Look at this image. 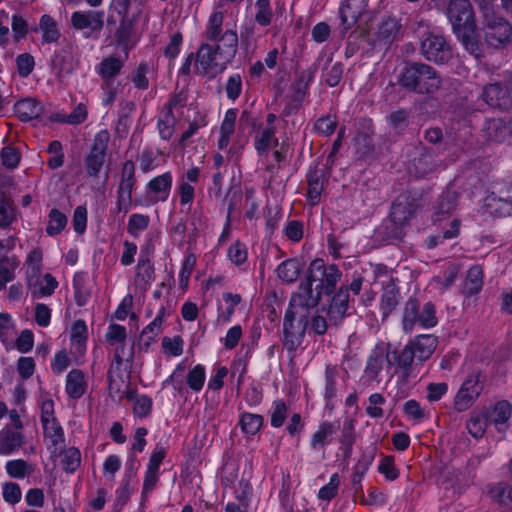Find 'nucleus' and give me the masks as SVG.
<instances>
[{
  "mask_svg": "<svg viewBox=\"0 0 512 512\" xmlns=\"http://www.w3.org/2000/svg\"><path fill=\"white\" fill-rule=\"evenodd\" d=\"M224 13L213 11L201 37L203 42L196 52L195 73L217 75L230 64L238 51V34L234 29L223 30Z\"/></svg>",
  "mask_w": 512,
  "mask_h": 512,
  "instance_id": "nucleus-1",
  "label": "nucleus"
},
{
  "mask_svg": "<svg viewBox=\"0 0 512 512\" xmlns=\"http://www.w3.org/2000/svg\"><path fill=\"white\" fill-rule=\"evenodd\" d=\"M400 86L418 95L435 93L442 85V78L430 65L421 62H407L399 73Z\"/></svg>",
  "mask_w": 512,
  "mask_h": 512,
  "instance_id": "nucleus-2",
  "label": "nucleus"
},
{
  "mask_svg": "<svg viewBox=\"0 0 512 512\" xmlns=\"http://www.w3.org/2000/svg\"><path fill=\"white\" fill-rule=\"evenodd\" d=\"M418 207L417 200L408 193H402L393 201L390 209V223L387 227V236L393 240H401L403 229L409 225Z\"/></svg>",
  "mask_w": 512,
  "mask_h": 512,
  "instance_id": "nucleus-3",
  "label": "nucleus"
},
{
  "mask_svg": "<svg viewBox=\"0 0 512 512\" xmlns=\"http://www.w3.org/2000/svg\"><path fill=\"white\" fill-rule=\"evenodd\" d=\"M438 323L436 308L432 302L421 306L420 301L410 297L403 308L402 327L405 332L411 333L416 325L422 328H432Z\"/></svg>",
  "mask_w": 512,
  "mask_h": 512,
  "instance_id": "nucleus-4",
  "label": "nucleus"
},
{
  "mask_svg": "<svg viewBox=\"0 0 512 512\" xmlns=\"http://www.w3.org/2000/svg\"><path fill=\"white\" fill-rule=\"evenodd\" d=\"M482 31L485 43L489 47L500 49L512 41L510 22L490 9H486L484 12Z\"/></svg>",
  "mask_w": 512,
  "mask_h": 512,
  "instance_id": "nucleus-5",
  "label": "nucleus"
},
{
  "mask_svg": "<svg viewBox=\"0 0 512 512\" xmlns=\"http://www.w3.org/2000/svg\"><path fill=\"white\" fill-rule=\"evenodd\" d=\"M314 281H309L306 277V282H302L299 285L298 292L293 294L289 307L286 312L294 314L296 316L305 315V318L308 320L309 311L315 308L321 299L322 292L317 286L312 288Z\"/></svg>",
  "mask_w": 512,
  "mask_h": 512,
  "instance_id": "nucleus-6",
  "label": "nucleus"
},
{
  "mask_svg": "<svg viewBox=\"0 0 512 512\" xmlns=\"http://www.w3.org/2000/svg\"><path fill=\"white\" fill-rule=\"evenodd\" d=\"M341 271L334 264L326 266L322 259L313 260L307 270V278L314 281L317 286L325 294H331L340 281Z\"/></svg>",
  "mask_w": 512,
  "mask_h": 512,
  "instance_id": "nucleus-7",
  "label": "nucleus"
},
{
  "mask_svg": "<svg viewBox=\"0 0 512 512\" xmlns=\"http://www.w3.org/2000/svg\"><path fill=\"white\" fill-rule=\"evenodd\" d=\"M110 133L108 130H100L94 137L93 145L88 153L85 164L88 176L97 177L104 165Z\"/></svg>",
  "mask_w": 512,
  "mask_h": 512,
  "instance_id": "nucleus-8",
  "label": "nucleus"
},
{
  "mask_svg": "<svg viewBox=\"0 0 512 512\" xmlns=\"http://www.w3.org/2000/svg\"><path fill=\"white\" fill-rule=\"evenodd\" d=\"M308 325V320L305 315L296 316L285 313L283 322L284 339L283 344L289 352H294L301 345L305 330Z\"/></svg>",
  "mask_w": 512,
  "mask_h": 512,
  "instance_id": "nucleus-9",
  "label": "nucleus"
},
{
  "mask_svg": "<svg viewBox=\"0 0 512 512\" xmlns=\"http://www.w3.org/2000/svg\"><path fill=\"white\" fill-rule=\"evenodd\" d=\"M421 53L426 60L438 64L447 63L452 58V51L446 39L432 33L422 40Z\"/></svg>",
  "mask_w": 512,
  "mask_h": 512,
  "instance_id": "nucleus-10",
  "label": "nucleus"
},
{
  "mask_svg": "<svg viewBox=\"0 0 512 512\" xmlns=\"http://www.w3.org/2000/svg\"><path fill=\"white\" fill-rule=\"evenodd\" d=\"M481 373L474 371L470 373L462 383L454 398V407L457 411L467 410L481 394L483 386L480 382Z\"/></svg>",
  "mask_w": 512,
  "mask_h": 512,
  "instance_id": "nucleus-11",
  "label": "nucleus"
},
{
  "mask_svg": "<svg viewBox=\"0 0 512 512\" xmlns=\"http://www.w3.org/2000/svg\"><path fill=\"white\" fill-rule=\"evenodd\" d=\"M135 164L132 160L124 162L121 171V180L117 192V209L127 213L132 206V191L135 185Z\"/></svg>",
  "mask_w": 512,
  "mask_h": 512,
  "instance_id": "nucleus-12",
  "label": "nucleus"
},
{
  "mask_svg": "<svg viewBox=\"0 0 512 512\" xmlns=\"http://www.w3.org/2000/svg\"><path fill=\"white\" fill-rule=\"evenodd\" d=\"M446 14L454 32L475 24L473 9L469 0H450Z\"/></svg>",
  "mask_w": 512,
  "mask_h": 512,
  "instance_id": "nucleus-13",
  "label": "nucleus"
},
{
  "mask_svg": "<svg viewBox=\"0 0 512 512\" xmlns=\"http://www.w3.org/2000/svg\"><path fill=\"white\" fill-rule=\"evenodd\" d=\"M482 98L493 108L507 110L512 107L511 92H508L501 81L487 84L483 88Z\"/></svg>",
  "mask_w": 512,
  "mask_h": 512,
  "instance_id": "nucleus-14",
  "label": "nucleus"
},
{
  "mask_svg": "<svg viewBox=\"0 0 512 512\" xmlns=\"http://www.w3.org/2000/svg\"><path fill=\"white\" fill-rule=\"evenodd\" d=\"M71 24L77 30L88 29L90 32H100L104 26V12L76 11L71 15Z\"/></svg>",
  "mask_w": 512,
  "mask_h": 512,
  "instance_id": "nucleus-15",
  "label": "nucleus"
},
{
  "mask_svg": "<svg viewBox=\"0 0 512 512\" xmlns=\"http://www.w3.org/2000/svg\"><path fill=\"white\" fill-rule=\"evenodd\" d=\"M482 132L489 142H504L512 136L511 122L503 118L489 119L485 122Z\"/></svg>",
  "mask_w": 512,
  "mask_h": 512,
  "instance_id": "nucleus-16",
  "label": "nucleus"
},
{
  "mask_svg": "<svg viewBox=\"0 0 512 512\" xmlns=\"http://www.w3.org/2000/svg\"><path fill=\"white\" fill-rule=\"evenodd\" d=\"M505 191L501 189L499 194L495 192L489 193L483 204L486 213L495 217H507L512 215V203Z\"/></svg>",
  "mask_w": 512,
  "mask_h": 512,
  "instance_id": "nucleus-17",
  "label": "nucleus"
},
{
  "mask_svg": "<svg viewBox=\"0 0 512 512\" xmlns=\"http://www.w3.org/2000/svg\"><path fill=\"white\" fill-rule=\"evenodd\" d=\"M173 177L170 172H165L152 178L146 186L152 203L165 202L169 198L172 188Z\"/></svg>",
  "mask_w": 512,
  "mask_h": 512,
  "instance_id": "nucleus-18",
  "label": "nucleus"
},
{
  "mask_svg": "<svg viewBox=\"0 0 512 512\" xmlns=\"http://www.w3.org/2000/svg\"><path fill=\"white\" fill-rule=\"evenodd\" d=\"M349 303V293L346 286H342L332 297L329 304L327 315L332 325H338L347 314Z\"/></svg>",
  "mask_w": 512,
  "mask_h": 512,
  "instance_id": "nucleus-19",
  "label": "nucleus"
},
{
  "mask_svg": "<svg viewBox=\"0 0 512 512\" xmlns=\"http://www.w3.org/2000/svg\"><path fill=\"white\" fill-rule=\"evenodd\" d=\"M465 50L476 59L484 56L482 44L480 43L476 23L454 32Z\"/></svg>",
  "mask_w": 512,
  "mask_h": 512,
  "instance_id": "nucleus-20",
  "label": "nucleus"
},
{
  "mask_svg": "<svg viewBox=\"0 0 512 512\" xmlns=\"http://www.w3.org/2000/svg\"><path fill=\"white\" fill-rule=\"evenodd\" d=\"M438 341L434 335L423 334L415 337L408 343L415 357L423 362L430 358L437 347Z\"/></svg>",
  "mask_w": 512,
  "mask_h": 512,
  "instance_id": "nucleus-21",
  "label": "nucleus"
},
{
  "mask_svg": "<svg viewBox=\"0 0 512 512\" xmlns=\"http://www.w3.org/2000/svg\"><path fill=\"white\" fill-rule=\"evenodd\" d=\"M399 299V289L394 280L391 278L390 281L383 287V292L380 297V310L382 312L383 319H386L398 306Z\"/></svg>",
  "mask_w": 512,
  "mask_h": 512,
  "instance_id": "nucleus-22",
  "label": "nucleus"
},
{
  "mask_svg": "<svg viewBox=\"0 0 512 512\" xmlns=\"http://www.w3.org/2000/svg\"><path fill=\"white\" fill-rule=\"evenodd\" d=\"M412 165L416 175L420 177L433 171L435 163L431 150L422 145L416 147Z\"/></svg>",
  "mask_w": 512,
  "mask_h": 512,
  "instance_id": "nucleus-23",
  "label": "nucleus"
},
{
  "mask_svg": "<svg viewBox=\"0 0 512 512\" xmlns=\"http://www.w3.org/2000/svg\"><path fill=\"white\" fill-rule=\"evenodd\" d=\"M43 105L34 98L19 100L14 105V111L23 122L36 119L43 113Z\"/></svg>",
  "mask_w": 512,
  "mask_h": 512,
  "instance_id": "nucleus-24",
  "label": "nucleus"
},
{
  "mask_svg": "<svg viewBox=\"0 0 512 512\" xmlns=\"http://www.w3.org/2000/svg\"><path fill=\"white\" fill-rule=\"evenodd\" d=\"M457 205L456 192L446 191L442 193L434 205L433 220L434 222L442 221L450 216Z\"/></svg>",
  "mask_w": 512,
  "mask_h": 512,
  "instance_id": "nucleus-25",
  "label": "nucleus"
},
{
  "mask_svg": "<svg viewBox=\"0 0 512 512\" xmlns=\"http://www.w3.org/2000/svg\"><path fill=\"white\" fill-rule=\"evenodd\" d=\"M389 359L388 352L381 346H377L369 355L364 370L365 376L369 380H375L382 371L385 361Z\"/></svg>",
  "mask_w": 512,
  "mask_h": 512,
  "instance_id": "nucleus-26",
  "label": "nucleus"
},
{
  "mask_svg": "<svg viewBox=\"0 0 512 512\" xmlns=\"http://www.w3.org/2000/svg\"><path fill=\"white\" fill-rule=\"evenodd\" d=\"M24 435L18 430L4 428L0 431V455H9L22 447Z\"/></svg>",
  "mask_w": 512,
  "mask_h": 512,
  "instance_id": "nucleus-27",
  "label": "nucleus"
},
{
  "mask_svg": "<svg viewBox=\"0 0 512 512\" xmlns=\"http://www.w3.org/2000/svg\"><path fill=\"white\" fill-rule=\"evenodd\" d=\"M87 389L84 372L80 369L71 370L66 376L65 390L70 398L79 399Z\"/></svg>",
  "mask_w": 512,
  "mask_h": 512,
  "instance_id": "nucleus-28",
  "label": "nucleus"
},
{
  "mask_svg": "<svg viewBox=\"0 0 512 512\" xmlns=\"http://www.w3.org/2000/svg\"><path fill=\"white\" fill-rule=\"evenodd\" d=\"M414 353L408 344L401 351L393 352V359H387L389 365H396L402 372L403 380L407 381L411 376L412 364L414 361Z\"/></svg>",
  "mask_w": 512,
  "mask_h": 512,
  "instance_id": "nucleus-29",
  "label": "nucleus"
},
{
  "mask_svg": "<svg viewBox=\"0 0 512 512\" xmlns=\"http://www.w3.org/2000/svg\"><path fill=\"white\" fill-rule=\"evenodd\" d=\"M302 269L303 265L298 259L290 258L280 263L276 272L282 281L286 283H293L298 279Z\"/></svg>",
  "mask_w": 512,
  "mask_h": 512,
  "instance_id": "nucleus-30",
  "label": "nucleus"
},
{
  "mask_svg": "<svg viewBox=\"0 0 512 512\" xmlns=\"http://www.w3.org/2000/svg\"><path fill=\"white\" fill-rule=\"evenodd\" d=\"M276 128L266 127L257 133L254 140L255 149L259 155H266L271 147L278 146V139L275 137Z\"/></svg>",
  "mask_w": 512,
  "mask_h": 512,
  "instance_id": "nucleus-31",
  "label": "nucleus"
},
{
  "mask_svg": "<svg viewBox=\"0 0 512 512\" xmlns=\"http://www.w3.org/2000/svg\"><path fill=\"white\" fill-rule=\"evenodd\" d=\"M483 286V270L479 265H473L467 271L463 286V294L473 296L480 292Z\"/></svg>",
  "mask_w": 512,
  "mask_h": 512,
  "instance_id": "nucleus-32",
  "label": "nucleus"
},
{
  "mask_svg": "<svg viewBox=\"0 0 512 512\" xmlns=\"http://www.w3.org/2000/svg\"><path fill=\"white\" fill-rule=\"evenodd\" d=\"M237 119V109H228L225 113L224 119L220 127V139L218 141V147L224 149L230 142V137L233 135L235 130V122Z\"/></svg>",
  "mask_w": 512,
  "mask_h": 512,
  "instance_id": "nucleus-33",
  "label": "nucleus"
},
{
  "mask_svg": "<svg viewBox=\"0 0 512 512\" xmlns=\"http://www.w3.org/2000/svg\"><path fill=\"white\" fill-rule=\"evenodd\" d=\"M176 102V98H173L168 102L167 111L157 123L159 135L164 140H169L174 132L175 117L173 114V107L176 105Z\"/></svg>",
  "mask_w": 512,
  "mask_h": 512,
  "instance_id": "nucleus-34",
  "label": "nucleus"
},
{
  "mask_svg": "<svg viewBox=\"0 0 512 512\" xmlns=\"http://www.w3.org/2000/svg\"><path fill=\"white\" fill-rule=\"evenodd\" d=\"M315 71L311 68L303 70L293 85L295 107L301 106V103L307 93L308 87L313 80Z\"/></svg>",
  "mask_w": 512,
  "mask_h": 512,
  "instance_id": "nucleus-35",
  "label": "nucleus"
},
{
  "mask_svg": "<svg viewBox=\"0 0 512 512\" xmlns=\"http://www.w3.org/2000/svg\"><path fill=\"white\" fill-rule=\"evenodd\" d=\"M125 398L133 402V411L137 416L146 417L152 407V400L146 395H138L134 389H128L125 392Z\"/></svg>",
  "mask_w": 512,
  "mask_h": 512,
  "instance_id": "nucleus-36",
  "label": "nucleus"
},
{
  "mask_svg": "<svg viewBox=\"0 0 512 512\" xmlns=\"http://www.w3.org/2000/svg\"><path fill=\"white\" fill-rule=\"evenodd\" d=\"M43 430L45 438L50 442L53 447V453L60 451L64 442V433L62 427L57 420L44 423Z\"/></svg>",
  "mask_w": 512,
  "mask_h": 512,
  "instance_id": "nucleus-37",
  "label": "nucleus"
},
{
  "mask_svg": "<svg viewBox=\"0 0 512 512\" xmlns=\"http://www.w3.org/2000/svg\"><path fill=\"white\" fill-rule=\"evenodd\" d=\"M321 175L314 169L307 174V199L310 205L314 206L320 202L321 193L323 191V183L320 180Z\"/></svg>",
  "mask_w": 512,
  "mask_h": 512,
  "instance_id": "nucleus-38",
  "label": "nucleus"
},
{
  "mask_svg": "<svg viewBox=\"0 0 512 512\" xmlns=\"http://www.w3.org/2000/svg\"><path fill=\"white\" fill-rule=\"evenodd\" d=\"M263 421L262 415L245 412L240 415L239 425L245 435L254 436L261 429Z\"/></svg>",
  "mask_w": 512,
  "mask_h": 512,
  "instance_id": "nucleus-39",
  "label": "nucleus"
},
{
  "mask_svg": "<svg viewBox=\"0 0 512 512\" xmlns=\"http://www.w3.org/2000/svg\"><path fill=\"white\" fill-rule=\"evenodd\" d=\"M39 28L42 32V41L45 43L57 42L60 38V31L56 21L50 15H43L40 18Z\"/></svg>",
  "mask_w": 512,
  "mask_h": 512,
  "instance_id": "nucleus-40",
  "label": "nucleus"
},
{
  "mask_svg": "<svg viewBox=\"0 0 512 512\" xmlns=\"http://www.w3.org/2000/svg\"><path fill=\"white\" fill-rule=\"evenodd\" d=\"M43 259L42 251L34 248L30 251L26 259L28 286L32 288V279L38 278L41 272V263Z\"/></svg>",
  "mask_w": 512,
  "mask_h": 512,
  "instance_id": "nucleus-41",
  "label": "nucleus"
},
{
  "mask_svg": "<svg viewBox=\"0 0 512 512\" xmlns=\"http://www.w3.org/2000/svg\"><path fill=\"white\" fill-rule=\"evenodd\" d=\"M400 25L394 18H387L381 21L378 26L377 38L380 41L391 43L399 33Z\"/></svg>",
  "mask_w": 512,
  "mask_h": 512,
  "instance_id": "nucleus-42",
  "label": "nucleus"
},
{
  "mask_svg": "<svg viewBox=\"0 0 512 512\" xmlns=\"http://www.w3.org/2000/svg\"><path fill=\"white\" fill-rule=\"evenodd\" d=\"M34 470V465L23 459L10 460L6 463V472L12 478L22 479L31 475Z\"/></svg>",
  "mask_w": 512,
  "mask_h": 512,
  "instance_id": "nucleus-43",
  "label": "nucleus"
},
{
  "mask_svg": "<svg viewBox=\"0 0 512 512\" xmlns=\"http://www.w3.org/2000/svg\"><path fill=\"white\" fill-rule=\"evenodd\" d=\"M124 62L117 57H108L99 64V74L105 81H109L117 76Z\"/></svg>",
  "mask_w": 512,
  "mask_h": 512,
  "instance_id": "nucleus-44",
  "label": "nucleus"
},
{
  "mask_svg": "<svg viewBox=\"0 0 512 512\" xmlns=\"http://www.w3.org/2000/svg\"><path fill=\"white\" fill-rule=\"evenodd\" d=\"M343 76V65L340 62H332L328 59L325 66L323 67V77L325 82L330 87L337 86Z\"/></svg>",
  "mask_w": 512,
  "mask_h": 512,
  "instance_id": "nucleus-45",
  "label": "nucleus"
},
{
  "mask_svg": "<svg viewBox=\"0 0 512 512\" xmlns=\"http://www.w3.org/2000/svg\"><path fill=\"white\" fill-rule=\"evenodd\" d=\"M460 231V221L457 219H453L450 221V228L443 231V233L438 235H433L427 238L426 245L429 249L435 248L438 244L442 243L444 240H450L456 238L459 235Z\"/></svg>",
  "mask_w": 512,
  "mask_h": 512,
  "instance_id": "nucleus-46",
  "label": "nucleus"
},
{
  "mask_svg": "<svg viewBox=\"0 0 512 512\" xmlns=\"http://www.w3.org/2000/svg\"><path fill=\"white\" fill-rule=\"evenodd\" d=\"M149 224L150 217L148 215L134 213L129 217L127 231L132 237L138 238L141 232L149 227Z\"/></svg>",
  "mask_w": 512,
  "mask_h": 512,
  "instance_id": "nucleus-47",
  "label": "nucleus"
},
{
  "mask_svg": "<svg viewBox=\"0 0 512 512\" xmlns=\"http://www.w3.org/2000/svg\"><path fill=\"white\" fill-rule=\"evenodd\" d=\"M67 225V217L64 213L56 208L49 212V223L46 232L50 236L59 234Z\"/></svg>",
  "mask_w": 512,
  "mask_h": 512,
  "instance_id": "nucleus-48",
  "label": "nucleus"
},
{
  "mask_svg": "<svg viewBox=\"0 0 512 512\" xmlns=\"http://www.w3.org/2000/svg\"><path fill=\"white\" fill-rule=\"evenodd\" d=\"M288 410L289 408L283 400H275L272 404V409L270 412L271 426L274 428L283 426L288 416Z\"/></svg>",
  "mask_w": 512,
  "mask_h": 512,
  "instance_id": "nucleus-49",
  "label": "nucleus"
},
{
  "mask_svg": "<svg viewBox=\"0 0 512 512\" xmlns=\"http://www.w3.org/2000/svg\"><path fill=\"white\" fill-rule=\"evenodd\" d=\"M16 220V210L9 200L0 196V228L6 229Z\"/></svg>",
  "mask_w": 512,
  "mask_h": 512,
  "instance_id": "nucleus-50",
  "label": "nucleus"
},
{
  "mask_svg": "<svg viewBox=\"0 0 512 512\" xmlns=\"http://www.w3.org/2000/svg\"><path fill=\"white\" fill-rule=\"evenodd\" d=\"M136 276L141 279L144 284H150L154 280V267L148 256L142 252L136 267Z\"/></svg>",
  "mask_w": 512,
  "mask_h": 512,
  "instance_id": "nucleus-51",
  "label": "nucleus"
},
{
  "mask_svg": "<svg viewBox=\"0 0 512 512\" xmlns=\"http://www.w3.org/2000/svg\"><path fill=\"white\" fill-rule=\"evenodd\" d=\"M512 406L508 401L498 402L493 410V422L497 429L500 431L503 424H505L511 417Z\"/></svg>",
  "mask_w": 512,
  "mask_h": 512,
  "instance_id": "nucleus-52",
  "label": "nucleus"
},
{
  "mask_svg": "<svg viewBox=\"0 0 512 512\" xmlns=\"http://www.w3.org/2000/svg\"><path fill=\"white\" fill-rule=\"evenodd\" d=\"M62 467L68 473H73L80 466L81 454L75 447H70L63 452Z\"/></svg>",
  "mask_w": 512,
  "mask_h": 512,
  "instance_id": "nucleus-53",
  "label": "nucleus"
},
{
  "mask_svg": "<svg viewBox=\"0 0 512 512\" xmlns=\"http://www.w3.org/2000/svg\"><path fill=\"white\" fill-rule=\"evenodd\" d=\"M335 430L336 429L332 423L323 422L319 426V429L312 435L311 447L313 449L323 447L326 443L327 438L331 436L335 432Z\"/></svg>",
  "mask_w": 512,
  "mask_h": 512,
  "instance_id": "nucleus-54",
  "label": "nucleus"
},
{
  "mask_svg": "<svg viewBox=\"0 0 512 512\" xmlns=\"http://www.w3.org/2000/svg\"><path fill=\"white\" fill-rule=\"evenodd\" d=\"M205 378V368L198 364L188 372L187 384L193 391L199 392L204 386Z\"/></svg>",
  "mask_w": 512,
  "mask_h": 512,
  "instance_id": "nucleus-55",
  "label": "nucleus"
},
{
  "mask_svg": "<svg viewBox=\"0 0 512 512\" xmlns=\"http://www.w3.org/2000/svg\"><path fill=\"white\" fill-rule=\"evenodd\" d=\"M487 426V418L482 414H473L467 421V430L474 438H480L483 436Z\"/></svg>",
  "mask_w": 512,
  "mask_h": 512,
  "instance_id": "nucleus-56",
  "label": "nucleus"
},
{
  "mask_svg": "<svg viewBox=\"0 0 512 512\" xmlns=\"http://www.w3.org/2000/svg\"><path fill=\"white\" fill-rule=\"evenodd\" d=\"M472 479H473V476L470 473H468V475L466 476L461 471L453 470V471L447 472L443 483L447 482L449 484V486H445V489H448L449 487H455V486L458 487L459 489H461L465 486H468L471 483Z\"/></svg>",
  "mask_w": 512,
  "mask_h": 512,
  "instance_id": "nucleus-57",
  "label": "nucleus"
},
{
  "mask_svg": "<svg viewBox=\"0 0 512 512\" xmlns=\"http://www.w3.org/2000/svg\"><path fill=\"white\" fill-rule=\"evenodd\" d=\"M44 282H45V284L44 285H40L38 288L36 287V285L32 284V286H33V291H32L33 297L41 298V297L50 296V295H52L54 293V290L58 286V283H57L56 279L50 273H46L44 275Z\"/></svg>",
  "mask_w": 512,
  "mask_h": 512,
  "instance_id": "nucleus-58",
  "label": "nucleus"
},
{
  "mask_svg": "<svg viewBox=\"0 0 512 512\" xmlns=\"http://www.w3.org/2000/svg\"><path fill=\"white\" fill-rule=\"evenodd\" d=\"M257 13L255 21L261 26H268L272 19V10L269 0H257L256 3Z\"/></svg>",
  "mask_w": 512,
  "mask_h": 512,
  "instance_id": "nucleus-59",
  "label": "nucleus"
},
{
  "mask_svg": "<svg viewBox=\"0 0 512 512\" xmlns=\"http://www.w3.org/2000/svg\"><path fill=\"white\" fill-rule=\"evenodd\" d=\"M16 66L21 77H28L35 66L34 57L29 53L20 54L16 57Z\"/></svg>",
  "mask_w": 512,
  "mask_h": 512,
  "instance_id": "nucleus-60",
  "label": "nucleus"
},
{
  "mask_svg": "<svg viewBox=\"0 0 512 512\" xmlns=\"http://www.w3.org/2000/svg\"><path fill=\"white\" fill-rule=\"evenodd\" d=\"M337 121L334 116L326 115L320 117L314 124L316 132L323 136H329L334 133L336 129Z\"/></svg>",
  "mask_w": 512,
  "mask_h": 512,
  "instance_id": "nucleus-61",
  "label": "nucleus"
},
{
  "mask_svg": "<svg viewBox=\"0 0 512 512\" xmlns=\"http://www.w3.org/2000/svg\"><path fill=\"white\" fill-rule=\"evenodd\" d=\"M409 112L406 109H398L391 112L387 119L389 125L395 130H404L408 126Z\"/></svg>",
  "mask_w": 512,
  "mask_h": 512,
  "instance_id": "nucleus-62",
  "label": "nucleus"
},
{
  "mask_svg": "<svg viewBox=\"0 0 512 512\" xmlns=\"http://www.w3.org/2000/svg\"><path fill=\"white\" fill-rule=\"evenodd\" d=\"M339 484V476L337 473H335L330 477L329 483L319 490V499L325 501H330L331 499H333L337 495Z\"/></svg>",
  "mask_w": 512,
  "mask_h": 512,
  "instance_id": "nucleus-63",
  "label": "nucleus"
},
{
  "mask_svg": "<svg viewBox=\"0 0 512 512\" xmlns=\"http://www.w3.org/2000/svg\"><path fill=\"white\" fill-rule=\"evenodd\" d=\"M2 496L7 503L14 505L21 500V488L17 483L7 482L3 485Z\"/></svg>",
  "mask_w": 512,
  "mask_h": 512,
  "instance_id": "nucleus-64",
  "label": "nucleus"
}]
</instances>
